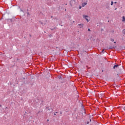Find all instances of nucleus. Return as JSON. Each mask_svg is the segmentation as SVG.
<instances>
[{
    "instance_id": "f257e3e1",
    "label": "nucleus",
    "mask_w": 125,
    "mask_h": 125,
    "mask_svg": "<svg viewBox=\"0 0 125 125\" xmlns=\"http://www.w3.org/2000/svg\"><path fill=\"white\" fill-rule=\"evenodd\" d=\"M83 18H84V19H85L86 20V21H87V22H88V19H87V18H88V16L83 15Z\"/></svg>"
},
{
    "instance_id": "f03ea898",
    "label": "nucleus",
    "mask_w": 125,
    "mask_h": 125,
    "mask_svg": "<svg viewBox=\"0 0 125 125\" xmlns=\"http://www.w3.org/2000/svg\"><path fill=\"white\" fill-rule=\"evenodd\" d=\"M78 27H79V28H83V24H79L78 25Z\"/></svg>"
},
{
    "instance_id": "7ed1b4c3",
    "label": "nucleus",
    "mask_w": 125,
    "mask_h": 125,
    "mask_svg": "<svg viewBox=\"0 0 125 125\" xmlns=\"http://www.w3.org/2000/svg\"><path fill=\"white\" fill-rule=\"evenodd\" d=\"M73 2H75V0H71V1L70 2V4L71 6H72Z\"/></svg>"
},
{
    "instance_id": "20e7f679",
    "label": "nucleus",
    "mask_w": 125,
    "mask_h": 125,
    "mask_svg": "<svg viewBox=\"0 0 125 125\" xmlns=\"http://www.w3.org/2000/svg\"><path fill=\"white\" fill-rule=\"evenodd\" d=\"M118 68H119V64L114 65L113 66V69H117Z\"/></svg>"
},
{
    "instance_id": "39448f33",
    "label": "nucleus",
    "mask_w": 125,
    "mask_h": 125,
    "mask_svg": "<svg viewBox=\"0 0 125 125\" xmlns=\"http://www.w3.org/2000/svg\"><path fill=\"white\" fill-rule=\"evenodd\" d=\"M113 48H114V47L113 46H110L107 48V49H113Z\"/></svg>"
},
{
    "instance_id": "423d86ee",
    "label": "nucleus",
    "mask_w": 125,
    "mask_h": 125,
    "mask_svg": "<svg viewBox=\"0 0 125 125\" xmlns=\"http://www.w3.org/2000/svg\"><path fill=\"white\" fill-rule=\"evenodd\" d=\"M86 4H87L86 2H85V3H84L83 4V7H84V6H85V5H86Z\"/></svg>"
},
{
    "instance_id": "0eeeda50",
    "label": "nucleus",
    "mask_w": 125,
    "mask_h": 125,
    "mask_svg": "<svg viewBox=\"0 0 125 125\" xmlns=\"http://www.w3.org/2000/svg\"><path fill=\"white\" fill-rule=\"evenodd\" d=\"M113 4H114V2L112 1L111 3V5H113Z\"/></svg>"
},
{
    "instance_id": "6e6552de",
    "label": "nucleus",
    "mask_w": 125,
    "mask_h": 125,
    "mask_svg": "<svg viewBox=\"0 0 125 125\" xmlns=\"http://www.w3.org/2000/svg\"><path fill=\"white\" fill-rule=\"evenodd\" d=\"M123 21H125V17H123Z\"/></svg>"
},
{
    "instance_id": "1a4fd4ad",
    "label": "nucleus",
    "mask_w": 125,
    "mask_h": 125,
    "mask_svg": "<svg viewBox=\"0 0 125 125\" xmlns=\"http://www.w3.org/2000/svg\"><path fill=\"white\" fill-rule=\"evenodd\" d=\"M110 41H111V42H114V39H111Z\"/></svg>"
},
{
    "instance_id": "9d476101",
    "label": "nucleus",
    "mask_w": 125,
    "mask_h": 125,
    "mask_svg": "<svg viewBox=\"0 0 125 125\" xmlns=\"http://www.w3.org/2000/svg\"><path fill=\"white\" fill-rule=\"evenodd\" d=\"M40 22L42 25H43V22H42V21H40Z\"/></svg>"
},
{
    "instance_id": "9b49d317",
    "label": "nucleus",
    "mask_w": 125,
    "mask_h": 125,
    "mask_svg": "<svg viewBox=\"0 0 125 125\" xmlns=\"http://www.w3.org/2000/svg\"><path fill=\"white\" fill-rule=\"evenodd\" d=\"M55 28H52V29H51V30H52V31H53V30H54Z\"/></svg>"
},
{
    "instance_id": "f8f14e48",
    "label": "nucleus",
    "mask_w": 125,
    "mask_h": 125,
    "mask_svg": "<svg viewBox=\"0 0 125 125\" xmlns=\"http://www.w3.org/2000/svg\"><path fill=\"white\" fill-rule=\"evenodd\" d=\"M57 113H58V112H56L55 113H54V115H55V116H56V114H57Z\"/></svg>"
},
{
    "instance_id": "ddd939ff",
    "label": "nucleus",
    "mask_w": 125,
    "mask_h": 125,
    "mask_svg": "<svg viewBox=\"0 0 125 125\" xmlns=\"http://www.w3.org/2000/svg\"><path fill=\"white\" fill-rule=\"evenodd\" d=\"M44 22H47V21L46 20H44Z\"/></svg>"
},
{
    "instance_id": "4468645a",
    "label": "nucleus",
    "mask_w": 125,
    "mask_h": 125,
    "mask_svg": "<svg viewBox=\"0 0 125 125\" xmlns=\"http://www.w3.org/2000/svg\"><path fill=\"white\" fill-rule=\"evenodd\" d=\"M88 32H90V29L89 28L88 29Z\"/></svg>"
},
{
    "instance_id": "2eb2a0df",
    "label": "nucleus",
    "mask_w": 125,
    "mask_h": 125,
    "mask_svg": "<svg viewBox=\"0 0 125 125\" xmlns=\"http://www.w3.org/2000/svg\"><path fill=\"white\" fill-rule=\"evenodd\" d=\"M27 15H30V14L29 13H27Z\"/></svg>"
},
{
    "instance_id": "dca6fc26",
    "label": "nucleus",
    "mask_w": 125,
    "mask_h": 125,
    "mask_svg": "<svg viewBox=\"0 0 125 125\" xmlns=\"http://www.w3.org/2000/svg\"><path fill=\"white\" fill-rule=\"evenodd\" d=\"M124 110L125 111V106L123 107Z\"/></svg>"
},
{
    "instance_id": "f3484780",
    "label": "nucleus",
    "mask_w": 125,
    "mask_h": 125,
    "mask_svg": "<svg viewBox=\"0 0 125 125\" xmlns=\"http://www.w3.org/2000/svg\"><path fill=\"white\" fill-rule=\"evenodd\" d=\"M49 107H46V109H49Z\"/></svg>"
},
{
    "instance_id": "a211bd4d",
    "label": "nucleus",
    "mask_w": 125,
    "mask_h": 125,
    "mask_svg": "<svg viewBox=\"0 0 125 125\" xmlns=\"http://www.w3.org/2000/svg\"><path fill=\"white\" fill-rule=\"evenodd\" d=\"M79 8L80 9H81V8H82V7L80 6Z\"/></svg>"
},
{
    "instance_id": "6ab92c4d",
    "label": "nucleus",
    "mask_w": 125,
    "mask_h": 125,
    "mask_svg": "<svg viewBox=\"0 0 125 125\" xmlns=\"http://www.w3.org/2000/svg\"><path fill=\"white\" fill-rule=\"evenodd\" d=\"M87 125L89 124V122H87Z\"/></svg>"
},
{
    "instance_id": "aec40b11",
    "label": "nucleus",
    "mask_w": 125,
    "mask_h": 125,
    "mask_svg": "<svg viewBox=\"0 0 125 125\" xmlns=\"http://www.w3.org/2000/svg\"><path fill=\"white\" fill-rule=\"evenodd\" d=\"M48 110L49 111H50V108L48 109Z\"/></svg>"
},
{
    "instance_id": "412c9836",
    "label": "nucleus",
    "mask_w": 125,
    "mask_h": 125,
    "mask_svg": "<svg viewBox=\"0 0 125 125\" xmlns=\"http://www.w3.org/2000/svg\"><path fill=\"white\" fill-rule=\"evenodd\" d=\"M104 30H103V29H101V31H104Z\"/></svg>"
},
{
    "instance_id": "4be33fe9",
    "label": "nucleus",
    "mask_w": 125,
    "mask_h": 125,
    "mask_svg": "<svg viewBox=\"0 0 125 125\" xmlns=\"http://www.w3.org/2000/svg\"><path fill=\"white\" fill-rule=\"evenodd\" d=\"M104 51V50H103L102 51V52H103Z\"/></svg>"
},
{
    "instance_id": "5701e85b",
    "label": "nucleus",
    "mask_w": 125,
    "mask_h": 125,
    "mask_svg": "<svg viewBox=\"0 0 125 125\" xmlns=\"http://www.w3.org/2000/svg\"><path fill=\"white\" fill-rule=\"evenodd\" d=\"M60 114H62V112H60Z\"/></svg>"
},
{
    "instance_id": "b1692460",
    "label": "nucleus",
    "mask_w": 125,
    "mask_h": 125,
    "mask_svg": "<svg viewBox=\"0 0 125 125\" xmlns=\"http://www.w3.org/2000/svg\"><path fill=\"white\" fill-rule=\"evenodd\" d=\"M114 3H117V2H114Z\"/></svg>"
},
{
    "instance_id": "393cba45",
    "label": "nucleus",
    "mask_w": 125,
    "mask_h": 125,
    "mask_svg": "<svg viewBox=\"0 0 125 125\" xmlns=\"http://www.w3.org/2000/svg\"><path fill=\"white\" fill-rule=\"evenodd\" d=\"M114 43H116V42H114Z\"/></svg>"
},
{
    "instance_id": "a878e982",
    "label": "nucleus",
    "mask_w": 125,
    "mask_h": 125,
    "mask_svg": "<svg viewBox=\"0 0 125 125\" xmlns=\"http://www.w3.org/2000/svg\"><path fill=\"white\" fill-rule=\"evenodd\" d=\"M0 107H1V104H0Z\"/></svg>"
},
{
    "instance_id": "bb28decb",
    "label": "nucleus",
    "mask_w": 125,
    "mask_h": 125,
    "mask_svg": "<svg viewBox=\"0 0 125 125\" xmlns=\"http://www.w3.org/2000/svg\"><path fill=\"white\" fill-rule=\"evenodd\" d=\"M90 122H91V119H90Z\"/></svg>"
},
{
    "instance_id": "cd10ccee",
    "label": "nucleus",
    "mask_w": 125,
    "mask_h": 125,
    "mask_svg": "<svg viewBox=\"0 0 125 125\" xmlns=\"http://www.w3.org/2000/svg\"><path fill=\"white\" fill-rule=\"evenodd\" d=\"M56 48H58V47H56Z\"/></svg>"
},
{
    "instance_id": "c85d7f7f",
    "label": "nucleus",
    "mask_w": 125,
    "mask_h": 125,
    "mask_svg": "<svg viewBox=\"0 0 125 125\" xmlns=\"http://www.w3.org/2000/svg\"><path fill=\"white\" fill-rule=\"evenodd\" d=\"M49 121V120L48 119V120H47V122H48Z\"/></svg>"
},
{
    "instance_id": "c756f323",
    "label": "nucleus",
    "mask_w": 125,
    "mask_h": 125,
    "mask_svg": "<svg viewBox=\"0 0 125 125\" xmlns=\"http://www.w3.org/2000/svg\"><path fill=\"white\" fill-rule=\"evenodd\" d=\"M41 112V111H39V113H40Z\"/></svg>"
},
{
    "instance_id": "7c9ffc66",
    "label": "nucleus",
    "mask_w": 125,
    "mask_h": 125,
    "mask_svg": "<svg viewBox=\"0 0 125 125\" xmlns=\"http://www.w3.org/2000/svg\"><path fill=\"white\" fill-rule=\"evenodd\" d=\"M117 76H119V74H117Z\"/></svg>"
},
{
    "instance_id": "2f4dec72",
    "label": "nucleus",
    "mask_w": 125,
    "mask_h": 125,
    "mask_svg": "<svg viewBox=\"0 0 125 125\" xmlns=\"http://www.w3.org/2000/svg\"><path fill=\"white\" fill-rule=\"evenodd\" d=\"M116 9H117V8H115V10H116Z\"/></svg>"
},
{
    "instance_id": "473e14b6",
    "label": "nucleus",
    "mask_w": 125,
    "mask_h": 125,
    "mask_svg": "<svg viewBox=\"0 0 125 125\" xmlns=\"http://www.w3.org/2000/svg\"><path fill=\"white\" fill-rule=\"evenodd\" d=\"M30 36L31 37V35H30Z\"/></svg>"
}]
</instances>
